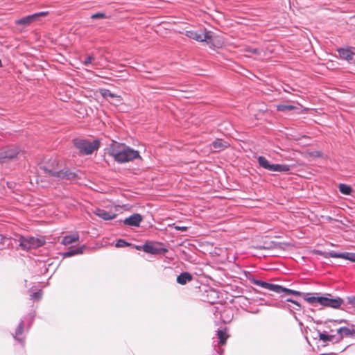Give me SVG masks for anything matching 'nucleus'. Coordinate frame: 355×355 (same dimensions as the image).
<instances>
[{"label":"nucleus","mask_w":355,"mask_h":355,"mask_svg":"<svg viewBox=\"0 0 355 355\" xmlns=\"http://www.w3.org/2000/svg\"><path fill=\"white\" fill-rule=\"evenodd\" d=\"M109 155L118 163L131 162L135 159H141L138 150L130 146L113 141L109 148Z\"/></svg>","instance_id":"obj_1"},{"label":"nucleus","mask_w":355,"mask_h":355,"mask_svg":"<svg viewBox=\"0 0 355 355\" xmlns=\"http://www.w3.org/2000/svg\"><path fill=\"white\" fill-rule=\"evenodd\" d=\"M44 173L49 176L55 177L60 179L73 180L76 177L74 172L71 171L68 168H62L60 162L55 158L50 159L46 166L41 167Z\"/></svg>","instance_id":"obj_2"},{"label":"nucleus","mask_w":355,"mask_h":355,"mask_svg":"<svg viewBox=\"0 0 355 355\" xmlns=\"http://www.w3.org/2000/svg\"><path fill=\"white\" fill-rule=\"evenodd\" d=\"M305 300L310 304H318L334 309L339 308L344 302L342 298L339 297L332 298L330 294H327L326 296H311Z\"/></svg>","instance_id":"obj_3"},{"label":"nucleus","mask_w":355,"mask_h":355,"mask_svg":"<svg viewBox=\"0 0 355 355\" xmlns=\"http://www.w3.org/2000/svg\"><path fill=\"white\" fill-rule=\"evenodd\" d=\"M73 144L79 150L80 153L90 155L99 148L100 141L97 139L91 141L86 139H75Z\"/></svg>","instance_id":"obj_4"},{"label":"nucleus","mask_w":355,"mask_h":355,"mask_svg":"<svg viewBox=\"0 0 355 355\" xmlns=\"http://www.w3.org/2000/svg\"><path fill=\"white\" fill-rule=\"evenodd\" d=\"M260 166L272 172H288L290 166L286 164H270L266 157L259 156L257 158Z\"/></svg>","instance_id":"obj_5"},{"label":"nucleus","mask_w":355,"mask_h":355,"mask_svg":"<svg viewBox=\"0 0 355 355\" xmlns=\"http://www.w3.org/2000/svg\"><path fill=\"white\" fill-rule=\"evenodd\" d=\"M19 246L23 250H28L31 248H37L44 244L42 239L35 238L32 236H20L19 239Z\"/></svg>","instance_id":"obj_6"},{"label":"nucleus","mask_w":355,"mask_h":355,"mask_svg":"<svg viewBox=\"0 0 355 355\" xmlns=\"http://www.w3.org/2000/svg\"><path fill=\"white\" fill-rule=\"evenodd\" d=\"M315 253L316 254L321 255L324 258H341L346 260H349L352 262H355V253L354 252H337L336 251H330L329 252H325L320 250H316Z\"/></svg>","instance_id":"obj_7"},{"label":"nucleus","mask_w":355,"mask_h":355,"mask_svg":"<svg viewBox=\"0 0 355 355\" xmlns=\"http://www.w3.org/2000/svg\"><path fill=\"white\" fill-rule=\"evenodd\" d=\"M21 153L17 146H10L0 152V162L1 164L6 163L16 158Z\"/></svg>","instance_id":"obj_8"},{"label":"nucleus","mask_w":355,"mask_h":355,"mask_svg":"<svg viewBox=\"0 0 355 355\" xmlns=\"http://www.w3.org/2000/svg\"><path fill=\"white\" fill-rule=\"evenodd\" d=\"M185 35L189 38L193 39L197 42L205 41L209 42L212 37L211 33L209 31H206L204 33H201L195 31H187Z\"/></svg>","instance_id":"obj_9"},{"label":"nucleus","mask_w":355,"mask_h":355,"mask_svg":"<svg viewBox=\"0 0 355 355\" xmlns=\"http://www.w3.org/2000/svg\"><path fill=\"white\" fill-rule=\"evenodd\" d=\"M48 12H36L17 20L16 24L18 25L28 26L33 22L37 21L40 17L46 16Z\"/></svg>","instance_id":"obj_10"},{"label":"nucleus","mask_w":355,"mask_h":355,"mask_svg":"<svg viewBox=\"0 0 355 355\" xmlns=\"http://www.w3.org/2000/svg\"><path fill=\"white\" fill-rule=\"evenodd\" d=\"M143 217L139 214H133L129 217L125 218L123 221V224L130 227H139L142 221Z\"/></svg>","instance_id":"obj_11"},{"label":"nucleus","mask_w":355,"mask_h":355,"mask_svg":"<svg viewBox=\"0 0 355 355\" xmlns=\"http://www.w3.org/2000/svg\"><path fill=\"white\" fill-rule=\"evenodd\" d=\"M94 214L103 220H108L116 218V214L112 211H108L103 209H96Z\"/></svg>","instance_id":"obj_12"},{"label":"nucleus","mask_w":355,"mask_h":355,"mask_svg":"<svg viewBox=\"0 0 355 355\" xmlns=\"http://www.w3.org/2000/svg\"><path fill=\"white\" fill-rule=\"evenodd\" d=\"M337 333L338 334V337L336 342L340 341L343 338L344 336H350V337L355 336V329H349L346 327H343L339 328L337 330Z\"/></svg>","instance_id":"obj_13"},{"label":"nucleus","mask_w":355,"mask_h":355,"mask_svg":"<svg viewBox=\"0 0 355 355\" xmlns=\"http://www.w3.org/2000/svg\"><path fill=\"white\" fill-rule=\"evenodd\" d=\"M340 58L347 60L349 62L353 61L354 53L349 48H341L338 50Z\"/></svg>","instance_id":"obj_14"},{"label":"nucleus","mask_w":355,"mask_h":355,"mask_svg":"<svg viewBox=\"0 0 355 355\" xmlns=\"http://www.w3.org/2000/svg\"><path fill=\"white\" fill-rule=\"evenodd\" d=\"M212 145L216 151L223 150L230 146L227 141H225L222 139H216L213 141Z\"/></svg>","instance_id":"obj_15"},{"label":"nucleus","mask_w":355,"mask_h":355,"mask_svg":"<svg viewBox=\"0 0 355 355\" xmlns=\"http://www.w3.org/2000/svg\"><path fill=\"white\" fill-rule=\"evenodd\" d=\"M100 94L104 98H107L108 97L115 98L117 103H121L122 101L121 96L112 93L109 89H100Z\"/></svg>","instance_id":"obj_16"},{"label":"nucleus","mask_w":355,"mask_h":355,"mask_svg":"<svg viewBox=\"0 0 355 355\" xmlns=\"http://www.w3.org/2000/svg\"><path fill=\"white\" fill-rule=\"evenodd\" d=\"M193 276L188 272H182L177 277V282L181 285H184L187 282H191Z\"/></svg>","instance_id":"obj_17"},{"label":"nucleus","mask_w":355,"mask_h":355,"mask_svg":"<svg viewBox=\"0 0 355 355\" xmlns=\"http://www.w3.org/2000/svg\"><path fill=\"white\" fill-rule=\"evenodd\" d=\"M79 240V236L78 234H73L71 235H67L63 237L61 243L67 245L72 243L76 242Z\"/></svg>","instance_id":"obj_18"},{"label":"nucleus","mask_w":355,"mask_h":355,"mask_svg":"<svg viewBox=\"0 0 355 355\" xmlns=\"http://www.w3.org/2000/svg\"><path fill=\"white\" fill-rule=\"evenodd\" d=\"M23 330H24V320H21L16 329L15 334L14 336V338L21 343H24V338L20 337L23 333Z\"/></svg>","instance_id":"obj_19"},{"label":"nucleus","mask_w":355,"mask_h":355,"mask_svg":"<svg viewBox=\"0 0 355 355\" xmlns=\"http://www.w3.org/2000/svg\"><path fill=\"white\" fill-rule=\"evenodd\" d=\"M85 248V245H82L80 247L71 249L67 252H65L63 255L64 257H69L76 254H80L83 252V250Z\"/></svg>","instance_id":"obj_20"},{"label":"nucleus","mask_w":355,"mask_h":355,"mask_svg":"<svg viewBox=\"0 0 355 355\" xmlns=\"http://www.w3.org/2000/svg\"><path fill=\"white\" fill-rule=\"evenodd\" d=\"M285 293L287 295H293L295 296H300L302 295V293L300 291L284 288L282 286H280L279 293Z\"/></svg>","instance_id":"obj_21"},{"label":"nucleus","mask_w":355,"mask_h":355,"mask_svg":"<svg viewBox=\"0 0 355 355\" xmlns=\"http://www.w3.org/2000/svg\"><path fill=\"white\" fill-rule=\"evenodd\" d=\"M142 248H143L144 251L147 253H150V254H155L158 253L157 248L151 244H144Z\"/></svg>","instance_id":"obj_22"},{"label":"nucleus","mask_w":355,"mask_h":355,"mask_svg":"<svg viewBox=\"0 0 355 355\" xmlns=\"http://www.w3.org/2000/svg\"><path fill=\"white\" fill-rule=\"evenodd\" d=\"M280 286L281 285L273 284L266 282L263 288L274 291L277 293H279Z\"/></svg>","instance_id":"obj_23"},{"label":"nucleus","mask_w":355,"mask_h":355,"mask_svg":"<svg viewBox=\"0 0 355 355\" xmlns=\"http://www.w3.org/2000/svg\"><path fill=\"white\" fill-rule=\"evenodd\" d=\"M280 286L281 285L273 284L266 282L263 288L274 291L277 293H279Z\"/></svg>","instance_id":"obj_24"},{"label":"nucleus","mask_w":355,"mask_h":355,"mask_svg":"<svg viewBox=\"0 0 355 355\" xmlns=\"http://www.w3.org/2000/svg\"><path fill=\"white\" fill-rule=\"evenodd\" d=\"M338 188L340 192L345 195H349L352 192V188L345 184H340Z\"/></svg>","instance_id":"obj_25"},{"label":"nucleus","mask_w":355,"mask_h":355,"mask_svg":"<svg viewBox=\"0 0 355 355\" xmlns=\"http://www.w3.org/2000/svg\"><path fill=\"white\" fill-rule=\"evenodd\" d=\"M295 108V107L291 105L281 104L277 106V110L280 112L291 111L294 110Z\"/></svg>","instance_id":"obj_26"},{"label":"nucleus","mask_w":355,"mask_h":355,"mask_svg":"<svg viewBox=\"0 0 355 355\" xmlns=\"http://www.w3.org/2000/svg\"><path fill=\"white\" fill-rule=\"evenodd\" d=\"M217 336L219 339V343L221 345H225L227 340V336L223 330H218Z\"/></svg>","instance_id":"obj_27"},{"label":"nucleus","mask_w":355,"mask_h":355,"mask_svg":"<svg viewBox=\"0 0 355 355\" xmlns=\"http://www.w3.org/2000/svg\"><path fill=\"white\" fill-rule=\"evenodd\" d=\"M116 248H123V247H125V246H128V245H130V243L126 242L125 240L123 239H119L116 243Z\"/></svg>","instance_id":"obj_28"},{"label":"nucleus","mask_w":355,"mask_h":355,"mask_svg":"<svg viewBox=\"0 0 355 355\" xmlns=\"http://www.w3.org/2000/svg\"><path fill=\"white\" fill-rule=\"evenodd\" d=\"M42 297V293L40 291L34 292L31 295V300H39Z\"/></svg>","instance_id":"obj_29"},{"label":"nucleus","mask_w":355,"mask_h":355,"mask_svg":"<svg viewBox=\"0 0 355 355\" xmlns=\"http://www.w3.org/2000/svg\"><path fill=\"white\" fill-rule=\"evenodd\" d=\"M94 60V57L93 55H89L85 59L83 63L84 65L87 66L88 64H91Z\"/></svg>","instance_id":"obj_30"},{"label":"nucleus","mask_w":355,"mask_h":355,"mask_svg":"<svg viewBox=\"0 0 355 355\" xmlns=\"http://www.w3.org/2000/svg\"><path fill=\"white\" fill-rule=\"evenodd\" d=\"M91 17L92 19H103V18H105L106 16H105V14L103 12H97V13L93 14L91 16Z\"/></svg>","instance_id":"obj_31"},{"label":"nucleus","mask_w":355,"mask_h":355,"mask_svg":"<svg viewBox=\"0 0 355 355\" xmlns=\"http://www.w3.org/2000/svg\"><path fill=\"white\" fill-rule=\"evenodd\" d=\"M319 338L320 340L324 342H328V335L324 333H319Z\"/></svg>","instance_id":"obj_32"},{"label":"nucleus","mask_w":355,"mask_h":355,"mask_svg":"<svg viewBox=\"0 0 355 355\" xmlns=\"http://www.w3.org/2000/svg\"><path fill=\"white\" fill-rule=\"evenodd\" d=\"M265 282H263V281H261V280H258V279L254 280V284L255 285L261 286L262 288H263Z\"/></svg>","instance_id":"obj_33"},{"label":"nucleus","mask_w":355,"mask_h":355,"mask_svg":"<svg viewBox=\"0 0 355 355\" xmlns=\"http://www.w3.org/2000/svg\"><path fill=\"white\" fill-rule=\"evenodd\" d=\"M338 338L336 337L335 335H328V342H335L337 343Z\"/></svg>","instance_id":"obj_34"},{"label":"nucleus","mask_w":355,"mask_h":355,"mask_svg":"<svg viewBox=\"0 0 355 355\" xmlns=\"http://www.w3.org/2000/svg\"><path fill=\"white\" fill-rule=\"evenodd\" d=\"M286 301L293 303L297 306V308H295L297 310L300 309V304L297 301L292 299H287Z\"/></svg>","instance_id":"obj_35"},{"label":"nucleus","mask_w":355,"mask_h":355,"mask_svg":"<svg viewBox=\"0 0 355 355\" xmlns=\"http://www.w3.org/2000/svg\"><path fill=\"white\" fill-rule=\"evenodd\" d=\"M175 229L177 230H180V231L184 232V231H186L187 230V227L175 225Z\"/></svg>","instance_id":"obj_36"},{"label":"nucleus","mask_w":355,"mask_h":355,"mask_svg":"<svg viewBox=\"0 0 355 355\" xmlns=\"http://www.w3.org/2000/svg\"><path fill=\"white\" fill-rule=\"evenodd\" d=\"M348 302L350 304L355 306V296L349 297Z\"/></svg>","instance_id":"obj_37"},{"label":"nucleus","mask_w":355,"mask_h":355,"mask_svg":"<svg viewBox=\"0 0 355 355\" xmlns=\"http://www.w3.org/2000/svg\"><path fill=\"white\" fill-rule=\"evenodd\" d=\"M249 51L251 52L252 53L257 54L258 53L259 50L257 49H250Z\"/></svg>","instance_id":"obj_38"},{"label":"nucleus","mask_w":355,"mask_h":355,"mask_svg":"<svg viewBox=\"0 0 355 355\" xmlns=\"http://www.w3.org/2000/svg\"><path fill=\"white\" fill-rule=\"evenodd\" d=\"M33 318H34V316L32 315H30V320H31V321H33Z\"/></svg>","instance_id":"obj_39"},{"label":"nucleus","mask_w":355,"mask_h":355,"mask_svg":"<svg viewBox=\"0 0 355 355\" xmlns=\"http://www.w3.org/2000/svg\"><path fill=\"white\" fill-rule=\"evenodd\" d=\"M345 322V320H340L338 322H339V323H341V322Z\"/></svg>","instance_id":"obj_40"},{"label":"nucleus","mask_w":355,"mask_h":355,"mask_svg":"<svg viewBox=\"0 0 355 355\" xmlns=\"http://www.w3.org/2000/svg\"><path fill=\"white\" fill-rule=\"evenodd\" d=\"M2 66L1 60H0V67Z\"/></svg>","instance_id":"obj_41"}]
</instances>
